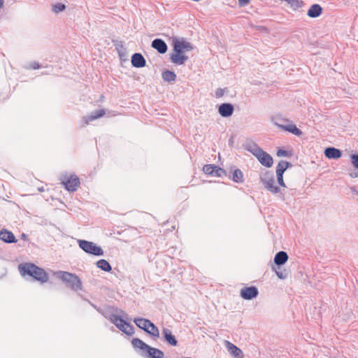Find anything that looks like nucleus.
I'll return each instance as SVG.
<instances>
[{
	"instance_id": "37",
	"label": "nucleus",
	"mask_w": 358,
	"mask_h": 358,
	"mask_svg": "<svg viewBox=\"0 0 358 358\" xmlns=\"http://www.w3.org/2000/svg\"><path fill=\"white\" fill-rule=\"evenodd\" d=\"M3 3H4L3 0H0V8H1L3 7Z\"/></svg>"
},
{
	"instance_id": "32",
	"label": "nucleus",
	"mask_w": 358,
	"mask_h": 358,
	"mask_svg": "<svg viewBox=\"0 0 358 358\" xmlns=\"http://www.w3.org/2000/svg\"><path fill=\"white\" fill-rule=\"evenodd\" d=\"M277 176V180L279 183V185L283 187H285V184L283 180V173L281 172H276Z\"/></svg>"
},
{
	"instance_id": "15",
	"label": "nucleus",
	"mask_w": 358,
	"mask_h": 358,
	"mask_svg": "<svg viewBox=\"0 0 358 358\" xmlns=\"http://www.w3.org/2000/svg\"><path fill=\"white\" fill-rule=\"evenodd\" d=\"M152 46L161 54H164L167 51V45L162 39H155L152 43Z\"/></svg>"
},
{
	"instance_id": "11",
	"label": "nucleus",
	"mask_w": 358,
	"mask_h": 358,
	"mask_svg": "<svg viewBox=\"0 0 358 358\" xmlns=\"http://www.w3.org/2000/svg\"><path fill=\"white\" fill-rule=\"evenodd\" d=\"M218 112L222 117H229L233 114L234 106L231 103H222L220 106Z\"/></svg>"
},
{
	"instance_id": "29",
	"label": "nucleus",
	"mask_w": 358,
	"mask_h": 358,
	"mask_svg": "<svg viewBox=\"0 0 358 358\" xmlns=\"http://www.w3.org/2000/svg\"><path fill=\"white\" fill-rule=\"evenodd\" d=\"M243 178V173L240 170L237 169V170L234 171V172L233 173V180L234 181H235L236 182H242Z\"/></svg>"
},
{
	"instance_id": "4",
	"label": "nucleus",
	"mask_w": 358,
	"mask_h": 358,
	"mask_svg": "<svg viewBox=\"0 0 358 358\" xmlns=\"http://www.w3.org/2000/svg\"><path fill=\"white\" fill-rule=\"evenodd\" d=\"M250 151L255 156L259 162L266 167H271L273 164L272 157L267 152H264L259 147L251 148Z\"/></svg>"
},
{
	"instance_id": "19",
	"label": "nucleus",
	"mask_w": 358,
	"mask_h": 358,
	"mask_svg": "<svg viewBox=\"0 0 358 358\" xmlns=\"http://www.w3.org/2000/svg\"><path fill=\"white\" fill-rule=\"evenodd\" d=\"M322 7L319 4H314L308 10V15L310 17H316L321 15Z\"/></svg>"
},
{
	"instance_id": "30",
	"label": "nucleus",
	"mask_w": 358,
	"mask_h": 358,
	"mask_svg": "<svg viewBox=\"0 0 358 358\" xmlns=\"http://www.w3.org/2000/svg\"><path fill=\"white\" fill-rule=\"evenodd\" d=\"M276 155L279 157H291L292 156L291 152H289L287 150H282V149H279L277 151Z\"/></svg>"
},
{
	"instance_id": "23",
	"label": "nucleus",
	"mask_w": 358,
	"mask_h": 358,
	"mask_svg": "<svg viewBox=\"0 0 358 358\" xmlns=\"http://www.w3.org/2000/svg\"><path fill=\"white\" fill-rule=\"evenodd\" d=\"M106 112L103 109H101L96 110L94 113L88 115L86 118V124H88L90 122H92L99 117H103L105 115Z\"/></svg>"
},
{
	"instance_id": "6",
	"label": "nucleus",
	"mask_w": 358,
	"mask_h": 358,
	"mask_svg": "<svg viewBox=\"0 0 358 358\" xmlns=\"http://www.w3.org/2000/svg\"><path fill=\"white\" fill-rule=\"evenodd\" d=\"M112 322L122 331L127 335H132L134 333L133 327L117 315L110 317Z\"/></svg>"
},
{
	"instance_id": "17",
	"label": "nucleus",
	"mask_w": 358,
	"mask_h": 358,
	"mask_svg": "<svg viewBox=\"0 0 358 358\" xmlns=\"http://www.w3.org/2000/svg\"><path fill=\"white\" fill-rule=\"evenodd\" d=\"M276 124L278 127L281 128L282 129L287 131L296 136H301L302 134L301 131L299 129H298L294 124H289L287 125L280 124Z\"/></svg>"
},
{
	"instance_id": "35",
	"label": "nucleus",
	"mask_w": 358,
	"mask_h": 358,
	"mask_svg": "<svg viewBox=\"0 0 358 358\" xmlns=\"http://www.w3.org/2000/svg\"><path fill=\"white\" fill-rule=\"evenodd\" d=\"M32 68L34 69H38L39 65L38 64L34 63V64H32Z\"/></svg>"
},
{
	"instance_id": "12",
	"label": "nucleus",
	"mask_w": 358,
	"mask_h": 358,
	"mask_svg": "<svg viewBox=\"0 0 358 358\" xmlns=\"http://www.w3.org/2000/svg\"><path fill=\"white\" fill-rule=\"evenodd\" d=\"M0 239L3 242L8 243L17 242V239L13 234L7 229L0 231Z\"/></svg>"
},
{
	"instance_id": "18",
	"label": "nucleus",
	"mask_w": 358,
	"mask_h": 358,
	"mask_svg": "<svg viewBox=\"0 0 358 358\" xmlns=\"http://www.w3.org/2000/svg\"><path fill=\"white\" fill-rule=\"evenodd\" d=\"M148 357L150 358H163L164 357V352L157 348H152L150 346H148L147 350L145 351Z\"/></svg>"
},
{
	"instance_id": "34",
	"label": "nucleus",
	"mask_w": 358,
	"mask_h": 358,
	"mask_svg": "<svg viewBox=\"0 0 358 358\" xmlns=\"http://www.w3.org/2000/svg\"><path fill=\"white\" fill-rule=\"evenodd\" d=\"M250 2V0H238V3L239 6L243 7L248 5Z\"/></svg>"
},
{
	"instance_id": "39",
	"label": "nucleus",
	"mask_w": 358,
	"mask_h": 358,
	"mask_svg": "<svg viewBox=\"0 0 358 358\" xmlns=\"http://www.w3.org/2000/svg\"><path fill=\"white\" fill-rule=\"evenodd\" d=\"M357 194H358V192H357Z\"/></svg>"
},
{
	"instance_id": "26",
	"label": "nucleus",
	"mask_w": 358,
	"mask_h": 358,
	"mask_svg": "<svg viewBox=\"0 0 358 358\" xmlns=\"http://www.w3.org/2000/svg\"><path fill=\"white\" fill-rule=\"evenodd\" d=\"M96 266L104 271H110L111 266L105 259H100L96 262Z\"/></svg>"
},
{
	"instance_id": "31",
	"label": "nucleus",
	"mask_w": 358,
	"mask_h": 358,
	"mask_svg": "<svg viewBox=\"0 0 358 358\" xmlns=\"http://www.w3.org/2000/svg\"><path fill=\"white\" fill-rule=\"evenodd\" d=\"M65 5L60 3H58L53 6V11L55 13L63 11L64 10H65Z\"/></svg>"
},
{
	"instance_id": "25",
	"label": "nucleus",
	"mask_w": 358,
	"mask_h": 358,
	"mask_svg": "<svg viewBox=\"0 0 358 358\" xmlns=\"http://www.w3.org/2000/svg\"><path fill=\"white\" fill-rule=\"evenodd\" d=\"M162 78L167 82H173L176 79V75L171 71H165L162 73Z\"/></svg>"
},
{
	"instance_id": "28",
	"label": "nucleus",
	"mask_w": 358,
	"mask_h": 358,
	"mask_svg": "<svg viewBox=\"0 0 358 358\" xmlns=\"http://www.w3.org/2000/svg\"><path fill=\"white\" fill-rule=\"evenodd\" d=\"M290 166V164L285 161H280L276 167V172H281L283 173L288 169V167Z\"/></svg>"
},
{
	"instance_id": "7",
	"label": "nucleus",
	"mask_w": 358,
	"mask_h": 358,
	"mask_svg": "<svg viewBox=\"0 0 358 358\" xmlns=\"http://www.w3.org/2000/svg\"><path fill=\"white\" fill-rule=\"evenodd\" d=\"M78 245L80 248L87 253L96 256H101L103 255V250L92 242L85 240H80L78 241Z\"/></svg>"
},
{
	"instance_id": "1",
	"label": "nucleus",
	"mask_w": 358,
	"mask_h": 358,
	"mask_svg": "<svg viewBox=\"0 0 358 358\" xmlns=\"http://www.w3.org/2000/svg\"><path fill=\"white\" fill-rule=\"evenodd\" d=\"M173 51L171 55V62L178 65L183 64L188 59L185 53L193 49L192 44L183 38H175L173 39Z\"/></svg>"
},
{
	"instance_id": "5",
	"label": "nucleus",
	"mask_w": 358,
	"mask_h": 358,
	"mask_svg": "<svg viewBox=\"0 0 358 358\" xmlns=\"http://www.w3.org/2000/svg\"><path fill=\"white\" fill-rule=\"evenodd\" d=\"M62 184L70 192H75L80 186L79 178L76 174H64L61 178Z\"/></svg>"
},
{
	"instance_id": "9",
	"label": "nucleus",
	"mask_w": 358,
	"mask_h": 358,
	"mask_svg": "<svg viewBox=\"0 0 358 358\" xmlns=\"http://www.w3.org/2000/svg\"><path fill=\"white\" fill-rule=\"evenodd\" d=\"M240 294L243 299L249 300L257 296L258 290L254 286L245 287L241 289Z\"/></svg>"
},
{
	"instance_id": "13",
	"label": "nucleus",
	"mask_w": 358,
	"mask_h": 358,
	"mask_svg": "<svg viewBox=\"0 0 358 358\" xmlns=\"http://www.w3.org/2000/svg\"><path fill=\"white\" fill-rule=\"evenodd\" d=\"M131 64L134 67L141 68L145 66V59L140 53H135L131 57Z\"/></svg>"
},
{
	"instance_id": "20",
	"label": "nucleus",
	"mask_w": 358,
	"mask_h": 358,
	"mask_svg": "<svg viewBox=\"0 0 358 358\" xmlns=\"http://www.w3.org/2000/svg\"><path fill=\"white\" fill-rule=\"evenodd\" d=\"M288 259L287 254L284 251L278 252L274 257V262L277 265L284 264Z\"/></svg>"
},
{
	"instance_id": "36",
	"label": "nucleus",
	"mask_w": 358,
	"mask_h": 358,
	"mask_svg": "<svg viewBox=\"0 0 358 358\" xmlns=\"http://www.w3.org/2000/svg\"><path fill=\"white\" fill-rule=\"evenodd\" d=\"M22 238L24 239V240H27V236L26 234H22V236H21Z\"/></svg>"
},
{
	"instance_id": "16",
	"label": "nucleus",
	"mask_w": 358,
	"mask_h": 358,
	"mask_svg": "<svg viewBox=\"0 0 358 358\" xmlns=\"http://www.w3.org/2000/svg\"><path fill=\"white\" fill-rule=\"evenodd\" d=\"M325 156L329 159H338L341 157V151L335 148H327L324 150Z\"/></svg>"
},
{
	"instance_id": "33",
	"label": "nucleus",
	"mask_w": 358,
	"mask_h": 358,
	"mask_svg": "<svg viewBox=\"0 0 358 358\" xmlns=\"http://www.w3.org/2000/svg\"><path fill=\"white\" fill-rule=\"evenodd\" d=\"M351 161L353 166L358 170V155H352Z\"/></svg>"
},
{
	"instance_id": "10",
	"label": "nucleus",
	"mask_w": 358,
	"mask_h": 358,
	"mask_svg": "<svg viewBox=\"0 0 358 358\" xmlns=\"http://www.w3.org/2000/svg\"><path fill=\"white\" fill-rule=\"evenodd\" d=\"M203 171L210 176L220 177L222 174L224 173V170L213 165V164H206L203 167Z\"/></svg>"
},
{
	"instance_id": "24",
	"label": "nucleus",
	"mask_w": 358,
	"mask_h": 358,
	"mask_svg": "<svg viewBox=\"0 0 358 358\" xmlns=\"http://www.w3.org/2000/svg\"><path fill=\"white\" fill-rule=\"evenodd\" d=\"M131 343H132V345L134 346V348L140 349L143 351H146L149 346L145 343H144L143 341H141V339L137 338H134L131 341Z\"/></svg>"
},
{
	"instance_id": "14",
	"label": "nucleus",
	"mask_w": 358,
	"mask_h": 358,
	"mask_svg": "<svg viewBox=\"0 0 358 358\" xmlns=\"http://www.w3.org/2000/svg\"><path fill=\"white\" fill-rule=\"evenodd\" d=\"M224 343H225V346L227 348L228 351L235 358H239V357H242V355H243L242 351L238 347H236L235 345H234L233 343H231L227 341H226Z\"/></svg>"
},
{
	"instance_id": "27",
	"label": "nucleus",
	"mask_w": 358,
	"mask_h": 358,
	"mask_svg": "<svg viewBox=\"0 0 358 358\" xmlns=\"http://www.w3.org/2000/svg\"><path fill=\"white\" fill-rule=\"evenodd\" d=\"M146 332H148V334H150V335H152V336H154L155 338H159V329L152 322H150V324L149 325V329H148V331H146Z\"/></svg>"
},
{
	"instance_id": "22",
	"label": "nucleus",
	"mask_w": 358,
	"mask_h": 358,
	"mask_svg": "<svg viewBox=\"0 0 358 358\" xmlns=\"http://www.w3.org/2000/svg\"><path fill=\"white\" fill-rule=\"evenodd\" d=\"M134 322L139 328L146 331L149 329V325L151 322L147 319L137 318L134 320Z\"/></svg>"
},
{
	"instance_id": "2",
	"label": "nucleus",
	"mask_w": 358,
	"mask_h": 358,
	"mask_svg": "<svg viewBox=\"0 0 358 358\" xmlns=\"http://www.w3.org/2000/svg\"><path fill=\"white\" fill-rule=\"evenodd\" d=\"M18 269L22 275H30L41 282H45L48 280L47 273L33 264H21L19 265Z\"/></svg>"
},
{
	"instance_id": "21",
	"label": "nucleus",
	"mask_w": 358,
	"mask_h": 358,
	"mask_svg": "<svg viewBox=\"0 0 358 358\" xmlns=\"http://www.w3.org/2000/svg\"><path fill=\"white\" fill-rule=\"evenodd\" d=\"M165 340L171 345L176 346L178 343L175 336L172 335L170 330L168 329H163L162 330Z\"/></svg>"
},
{
	"instance_id": "8",
	"label": "nucleus",
	"mask_w": 358,
	"mask_h": 358,
	"mask_svg": "<svg viewBox=\"0 0 358 358\" xmlns=\"http://www.w3.org/2000/svg\"><path fill=\"white\" fill-rule=\"evenodd\" d=\"M261 181L264 187L271 193L275 194L279 192V187L274 185L273 176L269 172H266L261 178Z\"/></svg>"
},
{
	"instance_id": "3",
	"label": "nucleus",
	"mask_w": 358,
	"mask_h": 358,
	"mask_svg": "<svg viewBox=\"0 0 358 358\" xmlns=\"http://www.w3.org/2000/svg\"><path fill=\"white\" fill-rule=\"evenodd\" d=\"M57 276L65 282L73 290L79 291L82 289V282L78 276L66 271L58 272Z\"/></svg>"
},
{
	"instance_id": "38",
	"label": "nucleus",
	"mask_w": 358,
	"mask_h": 358,
	"mask_svg": "<svg viewBox=\"0 0 358 358\" xmlns=\"http://www.w3.org/2000/svg\"><path fill=\"white\" fill-rule=\"evenodd\" d=\"M277 275H278V276L280 278H281V279L284 278V277L282 276V274H280V273H277Z\"/></svg>"
}]
</instances>
